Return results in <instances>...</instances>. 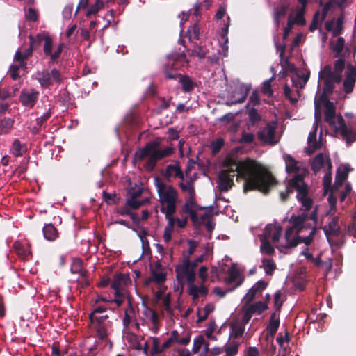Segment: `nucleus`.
<instances>
[{"mask_svg":"<svg viewBox=\"0 0 356 356\" xmlns=\"http://www.w3.org/2000/svg\"><path fill=\"white\" fill-rule=\"evenodd\" d=\"M63 46H44V51L47 56H49L52 61H55L59 58L62 51Z\"/></svg>","mask_w":356,"mask_h":356,"instance_id":"37","label":"nucleus"},{"mask_svg":"<svg viewBox=\"0 0 356 356\" xmlns=\"http://www.w3.org/2000/svg\"><path fill=\"white\" fill-rule=\"evenodd\" d=\"M174 229L175 228L172 226V222H168L164 228L163 234V238L165 243H169L171 241Z\"/></svg>","mask_w":356,"mask_h":356,"instance_id":"57","label":"nucleus"},{"mask_svg":"<svg viewBox=\"0 0 356 356\" xmlns=\"http://www.w3.org/2000/svg\"><path fill=\"white\" fill-rule=\"evenodd\" d=\"M248 308L252 312L253 314H260L267 308L266 303L259 301L255 304L248 305Z\"/></svg>","mask_w":356,"mask_h":356,"instance_id":"51","label":"nucleus"},{"mask_svg":"<svg viewBox=\"0 0 356 356\" xmlns=\"http://www.w3.org/2000/svg\"><path fill=\"white\" fill-rule=\"evenodd\" d=\"M319 79L323 81L327 90L330 91L333 88L334 83H339L341 76L332 71L330 65H325L319 72Z\"/></svg>","mask_w":356,"mask_h":356,"instance_id":"15","label":"nucleus"},{"mask_svg":"<svg viewBox=\"0 0 356 356\" xmlns=\"http://www.w3.org/2000/svg\"><path fill=\"white\" fill-rule=\"evenodd\" d=\"M238 176L244 179L243 190H258L264 193L269 191L275 184L272 175L257 162L248 159L233 163L223 169L218 175V186L221 192L228 191L234 185V179Z\"/></svg>","mask_w":356,"mask_h":356,"instance_id":"2","label":"nucleus"},{"mask_svg":"<svg viewBox=\"0 0 356 356\" xmlns=\"http://www.w3.org/2000/svg\"><path fill=\"white\" fill-rule=\"evenodd\" d=\"M131 282V279L128 275L121 273L115 277L112 282V287L124 288V286H128Z\"/></svg>","mask_w":356,"mask_h":356,"instance_id":"36","label":"nucleus"},{"mask_svg":"<svg viewBox=\"0 0 356 356\" xmlns=\"http://www.w3.org/2000/svg\"><path fill=\"white\" fill-rule=\"evenodd\" d=\"M163 175L169 181L175 179H184V173L177 162L168 165L163 171Z\"/></svg>","mask_w":356,"mask_h":356,"instance_id":"20","label":"nucleus"},{"mask_svg":"<svg viewBox=\"0 0 356 356\" xmlns=\"http://www.w3.org/2000/svg\"><path fill=\"white\" fill-rule=\"evenodd\" d=\"M138 321L142 325H147L154 334L158 332L160 326L158 314L144 303L141 309H138Z\"/></svg>","mask_w":356,"mask_h":356,"instance_id":"11","label":"nucleus"},{"mask_svg":"<svg viewBox=\"0 0 356 356\" xmlns=\"http://www.w3.org/2000/svg\"><path fill=\"white\" fill-rule=\"evenodd\" d=\"M342 24H343V16H340L337 18L336 22L335 28L333 30V35L337 36L341 33L342 30Z\"/></svg>","mask_w":356,"mask_h":356,"instance_id":"64","label":"nucleus"},{"mask_svg":"<svg viewBox=\"0 0 356 356\" xmlns=\"http://www.w3.org/2000/svg\"><path fill=\"white\" fill-rule=\"evenodd\" d=\"M352 170L348 164H341L339 166L334 181V189H342V184L347 177L348 173Z\"/></svg>","mask_w":356,"mask_h":356,"instance_id":"26","label":"nucleus"},{"mask_svg":"<svg viewBox=\"0 0 356 356\" xmlns=\"http://www.w3.org/2000/svg\"><path fill=\"white\" fill-rule=\"evenodd\" d=\"M325 108V120L326 122L334 129L336 134L340 135L347 144L353 143L355 140L354 133L345 124L341 115H337L335 106L332 102L328 101L325 97H321Z\"/></svg>","mask_w":356,"mask_h":356,"instance_id":"6","label":"nucleus"},{"mask_svg":"<svg viewBox=\"0 0 356 356\" xmlns=\"http://www.w3.org/2000/svg\"><path fill=\"white\" fill-rule=\"evenodd\" d=\"M356 81V68L350 65L347 67L346 76L343 81V88L346 93L353 91Z\"/></svg>","mask_w":356,"mask_h":356,"instance_id":"27","label":"nucleus"},{"mask_svg":"<svg viewBox=\"0 0 356 356\" xmlns=\"http://www.w3.org/2000/svg\"><path fill=\"white\" fill-rule=\"evenodd\" d=\"M280 325V319L275 312L273 313L270 316V321L268 325L267 330L268 334L273 337L276 333Z\"/></svg>","mask_w":356,"mask_h":356,"instance_id":"43","label":"nucleus"},{"mask_svg":"<svg viewBox=\"0 0 356 356\" xmlns=\"http://www.w3.org/2000/svg\"><path fill=\"white\" fill-rule=\"evenodd\" d=\"M315 106L316 112L315 121L313 124L314 130L309 133L307 138L308 147L307 149V152L309 154L313 153L316 149H318L321 146L320 142L316 140V131L319 124L321 123L320 114L317 113V109L318 108L317 101H315Z\"/></svg>","mask_w":356,"mask_h":356,"instance_id":"16","label":"nucleus"},{"mask_svg":"<svg viewBox=\"0 0 356 356\" xmlns=\"http://www.w3.org/2000/svg\"><path fill=\"white\" fill-rule=\"evenodd\" d=\"M345 66V60L342 58H339L334 63V72L341 76V72Z\"/></svg>","mask_w":356,"mask_h":356,"instance_id":"63","label":"nucleus"},{"mask_svg":"<svg viewBox=\"0 0 356 356\" xmlns=\"http://www.w3.org/2000/svg\"><path fill=\"white\" fill-rule=\"evenodd\" d=\"M44 238L48 241H54L58 236V232L51 224L46 225L43 228Z\"/></svg>","mask_w":356,"mask_h":356,"instance_id":"44","label":"nucleus"},{"mask_svg":"<svg viewBox=\"0 0 356 356\" xmlns=\"http://www.w3.org/2000/svg\"><path fill=\"white\" fill-rule=\"evenodd\" d=\"M263 268L265 270L266 274L271 275L273 270L275 269L276 266L273 261L270 259H264L262 260Z\"/></svg>","mask_w":356,"mask_h":356,"instance_id":"52","label":"nucleus"},{"mask_svg":"<svg viewBox=\"0 0 356 356\" xmlns=\"http://www.w3.org/2000/svg\"><path fill=\"white\" fill-rule=\"evenodd\" d=\"M220 49H218L212 56H209V59L211 63H217L220 59L227 56L228 51V46H220Z\"/></svg>","mask_w":356,"mask_h":356,"instance_id":"42","label":"nucleus"},{"mask_svg":"<svg viewBox=\"0 0 356 356\" xmlns=\"http://www.w3.org/2000/svg\"><path fill=\"white\" fill-rule=\"evenodd\" d=\"M267 283L265 281H258L248 291L243 298L244 305H249L256 298H257L261 291L266 287Z\"/></svg>","mask_w":356,"mask_h":356,"instance_id":"24","label":"nucleus"},{"mask_svg":"<svg viewBox=\"0 0 356 356\" xmlns=\"http://www.w3.org/2000/svg\"><path fill=\"white\" fill-rule=\"evenodd\" d=\"M166 280V273L161 268L160 264H156L154 268L152 270V276L149 281H154L157 284H162Z\"/></svg>","mask_w":356,"mask_h":356,"instance_id":"30","label":"nucleus"},{"mask_svg":"<svg viewBox=\"0 0 356 356\" xmlns=\"http://www.w3.org/2000/svg\"><path fill=\"white\" fill-rule=\"evenodd\" d=\"M36 79L42 87H48L54 83L61 82L63 76L57 69L54 68L50 71L48 70L38 71Z\"/></svg>","mask_w":356,"mask_h":356,"instance_id":"12","label":"nucleus"},{"mask_svg":"<svg viewBox=\"0 0 356 356\" xmlns=\"http://www.w3.org/2000/svg\"><path fill=\"white\" fill-rule=\"evenodd\" d=\"M14 124V120L10 118H4L0 120V134H6L10 132Z\"/></svg>","mask_w":356,"mask_h":356,"instance_id":"47","label":"nucleus"},{"mask_svg":"<svg viewBox=\"0 0 356 356\" xmlns=\"http://www.w3.org/2000/svg\"><path fill=\"white\" fill-rule=\"evenodd\" d=\"M38 97L39 92L35 90H23L21 92L19 100L24 106L31 108L35 104Z\"/></svg>","mask_w":356,"mask_h":356,"instance_id":"21","label":"nucleus"},{"mask_svg":"<svg viewBox=\"0 0 356 356\" xmlns=\"http://www.w3.org/2000/svg\"><path fill=\"white\" fill-rule=\"evenodd\" d=\"M90 324L112 323L108 319V316L106 314V307L102 306L97 307L90 314Z\"/></svg>","mask_w":356,"mask_h":356,"instance_id":"25","label":"nucleus"},{"mask_svg":"<svg viewBox=\"0 0 356 356\" xmlns=\"http://www.w3.org/2000/svg\"><path fill=\"white\" fill-rule=\"evenodd\" d=\"M117 213H118V214H119L120 216H129L134 220H135L136 217V213H132L131 211L130 208H129V205H127V202L124 207L119 208L117 210Z\"/></svg>","mask_w":356,"mask_h":356,"instance_id":"59","label":"nucleus"},{"mask_svg":"<svg viewBox=\"0 0 356 356\" xmlns=\"http://www.w3.org/2000/svg\"><path fill=\"white\" fill-rule=\"evenodd\" d=\"M277 343H279L282 350L280 351L279 355L277 356H293L290 355V353L287 350L286 348L284 347V343L286 342H289V336L288 333H286L284 336H281L279 334L276 339Z\"/></svg>","mask_w":356,"mask_h":356,"instance_id":"45","label":"nucleus"},{"mask_svg":"<svg viewBox=\"0 0 356 356\" xmlns=\"http://www.w3.org/2000/svg\"><path fill=\"white\" fill-rule=\"evenodd\" d=\"M173 150L171 146L162 148L159 146V143L153 141L147 143L143 149H138L135 153L134 159L136 161H140L147 159L145 167L147 170H152L158 161L170 156Z\"/></svg>","mask_w":356,"mask_h":356,"instance_id":"7","label":"nucleus"},{"mask_svg":"<svg viewBox=\"0 0 356 356\" xmlns=\"http://www.w3.org/2000/svg\"><path fill=\"white\" fill-rule=\"evenodd\" d=\"M175 273L176 279L179 284L177 290L180 291V293H182L184 287L186 284L188 285L196 280L195 270L191 267L188 258H184L181 264L176 266Z\"/></svg>","mask_w":356,"mask_h":356,"instance_id":"10","label":"nucleus"},{"mask_svg":"<svg viewBox=\"0 0 356 356\" xmlns=\"http://www.w3.org/2000/svg\"><path fill=\"white\" fill-rule=\"evenodd\" d=\"M152 353H162L163 350L167 349L166 347L163 346V343L161 344L159 338L157 337H153L152 338Z\"/></svg>","mask_w":356,"mask_h":356,"instance_id":"58","label":"nucleus"},{"mask_svg":"<svg viewBox=\"0 0 356 356\" xmlns=\"http://www.w3.org/2000/svg\"><path fill=\"white\" fill-rule=\"evenodd\" d=\"M331 170H326L323 179L324 195H328L327 200L330 204V209L327 212V215L332 214L334 211V205L336 204L337 201V193L338 192L339 193V198L342 202L345 200L347 194L350 192L352 188L350 184L347 183L344 187V189H334V185L331 186Z\"/></svg>","mask_w":356,"mask_h":356,"instance_id":"9","label":"nucleus"},{"mask_svg":"<svg viewBox=\"0 0 356 356\" xmlns=\"http://www.w3.org/2000/svg\"><path fill=\"white\" fill-rule=\"evenodd\" d=\"M26 151V147L18 139H15L12 145L10 152L16 157L20 156Z\"/></svg>","mask_w":356,"mask_h":356,"instance_id":"48","label":"nucleus"},{"mask_svg":"<svg viewBox=\"0 0 356 356\" xmlns=\"http://www.w3.org/2000/svg\"><path fill=\"white\" fill-rule=\"evenodd\" d=\"M136 320L135 310L131 302H129V306L125 309L124 317L123 319V325L124 328H128L131 322Z\"/></svg>","mask_w":356,"mask_h":356,"instance_id":"38","label":"nucleus"},{"mask_svg":"<svg viewBox=\"0 0 356 356\" xmlns=\"http://www.w3.org/2000/svg\"><path fill=\"white\" fill-rule=\"evenodd\" d=\"M215 307L213 304H207L203 308L199 309L197 311L198 321L205 320L209 314L213 312Z\"/></svg>","mask_w":356,"mask_h":356,"instance_id":"49","label":"nucleus"},{"mask_svg":"<svg viewBox=\"0 0 356 356\" xmlns=\"http://www.w3.org/2000/svg\"><path fill=\"white\" fill-rule=\"evenodd\" d=\"M179 185L182 192L185 193L186 195V200L195 198V192L192 181H184L183 179L181 180Z\"/></svg>","mask_w":356,"mask_h":356,"instance_id":"34","label":"nucleus"},{"mask_svg":"<svg viewBox=\"0 0 356 356\" xmlns=\"http://www.w3.org/2000/svg\"><path fill=\"white\" fill-rule=\"evenodd\" d=\"M305 9L302 8L301 10L298 11L294 18H292V22L293 24H296L298 25H305V19L304 18Z\"/></svg>","mask_w":356,"mask_h":356,"instance_id":"61","label":"nucleus"},{"mask_svg":"<svg viewBox=\"0 0 356 356\" xmlns=\"http://www.w3.org/2000/svg\"><path fill=\"white\" fill-rule=\"evenodd\" d=\"M295 189L299 209L302 213L298 216H292L290 219L291 225L286 230L285 245L304 243L309 244L315 233V226L318 223V205H314L312 198L308 195L307 186L302 181L301 177H297L289 181L286 191L280 193V197L286 201L288 195Z\"/></svg>","mask_w":356,"mask_h":356,"instance_id":"1","label":"nucleus"},{"mask_svg":"<svg viewBox=\"0 0 356 356\" xmlns=\"http://www.w3.org/2000/svg\"><path fill=\"white\" fill-rule=\"evenodd\" d=\"M16 63V64L12 65L9 70V74L13 80H17L20 77L19 70H24L26 66V63H24L22 59L20 62Z\"/></svg>","mask_w":356,"mask_h":356,"instance_id":"39","label":"nucleus"},{"mask_svg":"<svg viewBox=\"0 0 356 356\" xmlns=\"http://www.w3.org/2000/svg\"><path fill=\"white\" fill-rule=\"evenodd\" d=\"M250 86L244 84H238L235 86L229 99L226 104L231 106L236 104H241L244 102L246 98Z\"/></svg>","mask_w":356,"mask_h":356,"instance_id":"17","label":"nucleus"},{"mask_svg":"<svg viewBox=\"0 0 356 356\" xmlns=\"http://www.w3.org/2000/svg\"><path fill=\"white\" fill-rule=\"evenodd\" d=\"M30 44H52L51 38L47 33H38L35 38L29 35Z\"/></svg>","mask_w":356,"mask_h":356,"instance_id":"35","label":"nucleus"},{"mask_svg":"<svg viewBox=\"0 0 356 356\" xmlns=\"http://www.w3.org/2000/svg\"><path fill=\"white\" fill-rule=\"evenodd\" d=\"M200 26L197 22H195L194 24L191 26L186 33V37L188 38V42L190 43L197 44V42L200 40Z\"/></svg>","mask_w":356,"mask_h":356,"instance_id":"33","label":"nucleus"},{"mask_svg":"<svg viewBox=\"0 0 356 356\" xmlns=\"http://www.w3.org/2000/svg\"><path fill=\"white\" fill-rule=\"evenodd\" d=\"M90 328L95 332L96 337L101 341H107L108 336L113 331L112 323L107 322L90 324Z\"/></svg>","mask_w":356,"mask_h":356,"instance_id":"18","label":"nucleus"},{"mask_svg":"<svg viewBox=\"0 0 356 356\" xmlns=\"http://www.w3.org/2000/svg\"><path fill=\"white\" fill-rule=\"evenodd\" d=\"M276 122H271L259 129L257 133L260 141L264 144L275 145L279 141V137L276 134Z\"/></svg>","mask_w":356,"mask_h":356,"instance_id":"14","label":"nucleus"},{"mask_svg":"<svg viewBox=\"0 0 356 356\" xmlns=\"http://www.w3.org/2000/svg\"><path fill=\"white\" fill-rule=\"evenodd\" d=\"M276 47L282 67V72H280L279 76L284 77L289 75L291 77V88L289 83H286L284 88V95L292 104H294L300 97L299 90L305 87L309 80V72L306 69H298L289 62L288 58L290 56V51L293 50V46Z\"/></svg>","mask_w":356,"mask_h":356,"instance_id":"3","label":"nucleus"},{"mask_svg":"<svg viewBox=\"0 0 356 356\" xmlns=\"http://www.w3.org/2000/svg\"><path fill=\"white\" fill-rule=\"evenodd\" d=\"M283 159L285 162L286 170L288 173L294 174V176L289 181H291L300 176L302 181L305 175L306 174V169L303 166L302 163L295 160L290 154H284Z\"/></svg>","mask_w":356,"mask_h":356,"instance_id":"13","label":"nucleus"},{"mask_svg":"<svg viewBox=\"0 0 356 356\" xmlns=\"http://www.w3.org/2000/svg\"><path fill=\"white\" fill-rule=\"evenodd\" d=\"M33 53V48L32 46H29L28 49H26L24 51H22V50L18 49L14 57V61L15 62H20V60L22 59L24 63H26V59L31 56Z\"/></svg>","mask_w":356,"mask_h":356,"instance_id":"50","label":"nucleus"},{"mask_svg":"<svg viewBox=\"0 0 356 356\" xmlns=\"http://www.w3.org/2000/svg\"><path fill=\"white\" fill-rule=\"evenodd\" d=\"M282 231V227L277 223H270L265 227L263 234L259 236L261 241L260 250L261 253L268 255L273 254L275 250L271 243L274 244L280 251H283L284 249L294 247L298 244L284 245L288 242L286 238V235L284 236V241L280 242L279 238L281 236Z\"/></svg>","mask_w":356,"mask_h":356,"instance_id":"4","label":"nucleus"},{"mask_svg":"<svg viewBox=\"0 0 356 356\" xmlns=\"http://www.w3.org/2000/svg\"><path fill=\"white\" fill-rule=\"evenodd\" d=\"M26 17L29 21L37 22L38 19V13L34 8H29L26 13Z\"/></svg>","mask_w":356,"mask_h":356,"instance_id":"62","label":"nucleus"},{"mask_svg":"<svg viewBox=\"0 0 356 356\" xmlns=\"http://www.w3.org/2000/svg\"><path fill=\"white\" fill-rule=\"evenodd\" d=\"M243 316L240 321L243 322L244 325L247 324L251 319L254 314L248 308L247 305H244L243 307Z\"/></svg>","mask_w":356,"mask_h":356,"instance_id":"60","label":"nucleus"},{"mask_svg":"<svg viewBox=\"0 0 356 356\" xmlns=\"http://www.w3.org/2000/svg\"><path fill=\"white\" fill-rule=\"evenodd\" d=\"M175 212H171V213H166L165 214V219L167 220L168 222H172V226L175 228V226L177 225V227L180 229L184 228L188 222V218L187 216L183 217V218H177L174 216V213Z\"/></svg>","mask_w":356,"mask_h":356,"instance_id":"32","label":"nucleus"},{"mask_svg":"<svg viewBox=\"0 0 356 356\" xmlns=\"http://www.w3.org/2000/svg\"><path fill=\"white\" fill-rule=\"evenodd\" d=\"M195 198L186 199L181 207V212L189 216L195 226L204 225L209 232L215 227L211 209H206L197 204Z\"/></svg>","mask_w":356,"mask_h":356,"instance_id":"5","label":"nucleus"},{"mask_svg":"<svg viewBox=\"0 0 356 356\" xmlns=\"http://www.w3.org/2000/svg\"><path fill=\"white\" fill-rule=\"evenodd\" d=\"M312 170L315 172H317L321 169H324L325 170H331L332 163L327 154L321 153L314 157L312 161Z\"/></svg>","mask_w":356,"mask_h":356,"instance_id":"19","label":"nucleus"},{"mask_svg":"<svg viewBox=\"0 0 356 356\" xmlns=\"http://www.w3.org/2000/svg\"><path fill=\"white\" fill-rule=\"evenodd\" d=\"M141 191H137L131 194V197L127 200V205H129L130 209H136L139 208L145 202H148L147 199L144 200V201H139L136 200V198L140 195Z\"/></svg>","mask_w":356,"mask_h":356,"instance_id":"41","label":"nucleus"},{"mask_svg":"<svg viewBox=\"0 0 356 356\" xmlns=\"http://www.w3.org/2000/svg\"><path fill=\"white\" fill-rule=\"evenodd\" d=\"M154 183L161 205V212L164 214L175 212L179 200L177 190L171 185L163 183L158 177L154 178Z\"/></svg>","mask_w":356,"mask_h":356,"instance_id":"8","label":"nucleus"},{"mask_svg":"<svg viewBox=\"0 0 356 356\" xmlns=\"http://www.w3.org/2000/svg\"><path fill=\"white\" fill-rule=\"evenodd\" d=\"M275 79V76L273 75L271 78L268 80H266L263 82L261 92L264 95H268V97L271 96L273 93L271 89V81Z\"/></svg>","mask_w":356,"mask_h":356,"instance_id":"56","label":"nucleus"},{"mask_svg":"<svg viewBox=\"0 0 356 356\" xmlns=\"http://www.w3.org/2000/svg\"><path fill=\"white\" fill-rule=\"evenodd\" d=\"M178 341H179V332L177 330H173L171 332L170 337H169V339L163 343V346L168 348L171 347L173 344H178Z\"/></svg>","mask_w":356,"mask_h":356,"instance_id":"55","label":"nucleus"},{"mask_svg":"<svg viewBox=\"0 0 356 356\" xmlns=\"http://www.w3.org/2000/svg\"><path fill=\"white\" fill-rule=\"evenodd\" d=\"M243 280V278L239 270L235 267H231L228 270L227 277L225 282L229 284H234V287L239 286Z\"/></svg>","mask_w":356,"mask_h":356,"instance_id":"28","label":"nucleus"},{"mask_svg":"<svg viewBox=\"0 0 356 356\" xmlns=\"http://www.w3.org/2000/svg\"><path fill=\"white\" fill-rule=\"evenodd\" d=\"M202 348H204V352H207L209 350V343L206 341L203 336L200 335L194 339L193 352L197 353Z\"/></svg>","mask_w":356,"mask_h":356,"instance_id":"40","label":"nucleus"},{"mask_svg":"<svg viewBox=\"0 0 356 356\" xmlns=\"http://www.w3.org/2000/svg\"><path fill=\"white\" fill-rule=\"evenodd\" d=\"M104 7V2L102 0H96L95 3L92 4L86 13V16L90 17L92 15H95Z\"/></svg>","mask_w":356,"mask_h":356,"instance_id":"54","label":"nucleus"},{"mask_svg":"<svg viewBox=\"0 0 356 356\" xmlns=\"http://www.w3.org/2000/svg\"><path fill=\"white\" fill-rule=\"evenodd\" d=\"M334 211H336V204L334 205ZM328 211L329 210L326 212L325 216V218H327L328 224L323 227L324 232L327 238L331 236L337 235L339 230L337 217H332L335 211H334L332 214L327 215Z\"/></svg>","mask_w":356,"mask_h":356,"instance_id":"23","label":"nucleus"},{"mask_svg":"<svg viewBox=\"0 0 356 356\" xmlns=\"http://www.w3.org/2000/svg\"><path fill=\"white\" fill-rule=\"evenodd\" d=\"M83 263L79 258H73L71 264V272L72 273H81L83 274Z\"/></svg>","mask_w":356,"mask_h":356,"instance_id":"53","label":"nucleus"},{"mask_svg":"<svg viewBox=\"0 0 356 356\" xmlns=\"http://www.w3.org/2000/svg\"><path fill=\"white\" fill-rule=\"evenodd\" d=\"M208 289L204 283L200 282L198 284L193 281L188 285V294L195 301L199 298L205 297L208 294Z\"/></svg>","mask_w":356,"mask_h":356,"instance_id":"22","label":"nucleus"},{"mask_svg":"<svg viewBox=\"0 0 356 356\" xmlns=\"http://www.w3.org/2000/svg\"><path fill=\"white\" fill-rule=\"evenodd\" d=\"M245 331V325L240 319L233 321L230 325V337L234 339L241 337Z\"/></svg>","mask_w":356,"mask_h":356,"instance_id":"31","label":"nucleus"},{"mask_svg":"<svg viewBox=\"0 0 356 356\" xmlns=\"http://www.w3.org/2000/svg\"><path fill=\"white\" fill-rule=\"evenodd\" d=\"M179 81L181 85L182 90L185 92H191L194 86V82L188 76L179 75Z\"/></svg>","mask_w":356,"mask_h":356,"instance_id":"46","label":"nucleus"},{"mask_svg":"<svg viewBox=\"0 0 356 356\" xmlns=\"http://www.w3.org/2000/svg\"><path fill=\"white\" fill-rule=\"evenodd\" d=\"M13 248L17 255L22 259H28L31 255L30 245L27 243L15 241L13 244Z\"/></svg>","mask_w":356,"mask_h":356,"instance_id":"29","label":"nucleus"}]
</instances>
